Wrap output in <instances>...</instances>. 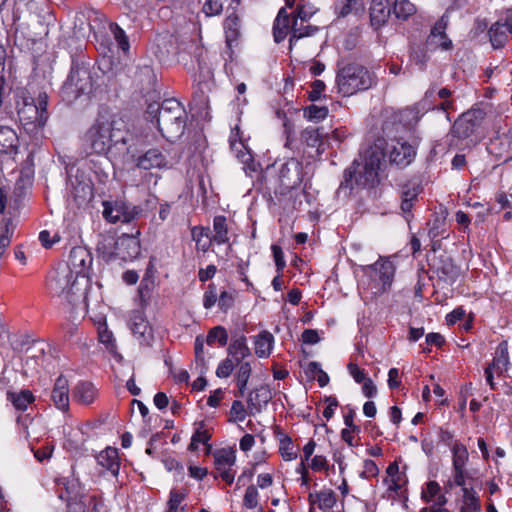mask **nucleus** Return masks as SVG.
I'll return each mask as SVG.
<instances>
[{
  "label": "nucleus",
  "mask_w": 512,
  "mask_h": 512,
  "mask_svg": "<svg viewBox=\"0 0 512 512\" xmlns=\"http://www.w3.org/2000/svg\"><path fill=\"white\" fill-rule=\"evenodd\" d=\"M103 206V217L111 223H128L134 218V215L127 210V206L122 202L112 203L105 201Z\"/></svg>",
  "instance_id": "22"
},
{
  "label": "nucleus",
  "mask_w": 512,
  "mask_h": 512,
  "mask_svg": "<svg viewBox=\"0 0 512 512\" xmlns=\"http://www.w3.org/2000/svg\"><path fill=\"white\" fill-rule=\"evenodd\" d=\"M136 140L122 122L115 120L111 115L100 113L86 131L84 145L90 149V153L111 154L113 157L124 159L133 153L132 142Z\"/></svg>",
  "instance_id": "1"
},
{
  "label": "nucleus",
  "mask_w": 512,
  "mask_h": 512,
  "mask_svg": "<svg viewBox=\"0 0 512 512\" xmlns=\"http://www.w3.org/2000/svg\"><path fill=\"white\" fill-rule=\"evenodd\" d=\"M57 484L59 487L63 486V488H64V491H59L60 499H62L63 501L69 502L76 498V496H77L75 493L76 484L74 483V481H69L66 478H62L58 481Z\"/></svg>",
  "instance_id": "49"
},
{
  "label": "nucleus",
  "mask_w": 512,
  "mask_h": 512,
  "mask_svg": "<svg viewBox=\"0 0 512 512\" xmlns=\"http://www.w3.org/2000/svg\"><path fill=\"white\" fill-rule=\"evenodd\" d=\"M453 483L456 486L465 485L466 470L469 453L466 446L455 442L452 446Z\"/></svg>",
  "instance_id": "16"
},
{
  "label": "nucleus",
  "mask_w": 512,
  "mask_h": 512,
  "mask_svg": "<svg viewBox=\"0 0 512 512\" xmlns=\"http://www.w3.org/2000/svg\"><path fill=\"white\" fill-rule=\"evenodd\" d=\"M131 331L142 342H148L152 329L147 319L140 312H134L131 317Z\"/></svg>",
  "instance_id": "31"
},
{
  "label": "nucleus",
  "mask_w": 512,
  "mask_h": 512,
  "mask_svg": "<svg viewBox=\"0 0 512 512\" xmlns=\"http://www.w3.org/2000/svg\"><path fill=\"white\" fill-rule=\"evenodd\" d=\"M369 10L370 23L374 29L383 27L392 14L388 0H372Z\"/></svg>",
  "instance_id": "24"
},
{
  "label": "nucleus",
  "mask_w": 512,
  "mask_h": 512,
  "mask_svg": "<svg viewBox=\"0 0 512 512\" xmlns=\"http://www.w3.org/2000/svg\"><path fill=\"white\" fill-rule=\"evenodd\" d=\"M219 299L217 286L215 283L208 284L203 294V307L205 309H211Z\"/></svg>",
  "instance_id": "51"
},
{
  "label": "nucleus",
  "mask_w": 512,
  "mask_h": 512,
  "mask_svg": "<svg viewBox=\"0 0 512 512\" xmlns=\"http://www.w3.org/2000/svg\"><path fill=\"white\" fill-rule=\"evenodd\" d=\"M487 115L485 108L478 105L462 113L454 122L450 134L460 140L469 138L482 124Z\"/></svg>",
  "instance_id": "8"
},
{
  "label": "nucleus",
  "mask_w": 512,
  "mask_h": 512,
  "mask_svg": "<svg viewBox=\"0 0 512 512\" xmlns=\"http://www.w3.org/2000/svg\"><path fill=\"white\" fill-rule=\"evenodd\" d=\"M347 368H348L350 375L355 380V382L362 383L368 379V377L366 376L365 370L360 369L357 364L349 363L347 365Z\"/></svg>",
  "instance_id": "61"
},
{
  "label": "nucleus",
  "mask_w": 512,
  "mask_h": 512,
  "mask_svg": "<svg viewBox=\"0 0 512 512\" xmlns=\"http://www.w3.org/2000/svg\"><path fill=\"white\" fill-rule=\"evenodd\" d=\"M202 11L206 16H216L221 14L223 11V1L222 0H206L203 5Z\"/></svg>",
  "instance_id": "55"
},
{
  "label": "nucleus",
  "mask_w": 512,
  "mask_h": 512,
  "mask_svg": "<svg viewBox=\"0 0 512 512\" xmlns=\"http://www.w3.org/2000/svg\"><path fill=\"white\" fill-rule=\"evenodd\" d=\"M423 191L421 180L417 177L408 179L404 183L400 184V209L407 222H410L413 214L412 209L419 200V195Z\"/></svg>",
  "instance_id": "12"
},
{
  "label": "nucleus",
  "mask_w": 512,
  "mask_h": 512,
  "mask_svg": "<svg viewBox=\"0 0 512 512\" xmlns=\"http://www.w3.org/2000/svg\"><path fill=\"white\" fill-rule=\"evenodd\" d=\"M258 491L254 485H249L245 491L243 505L248 509H254L258 505Z\"/></svg>",
  "instance_id": "54"
},
{
  "label": "nucleus",
  "mask_w": 512,
  "mask_h": 512,
  "mask_svg": "<svg viewBox=\"0 0 512 512\" xmlns=\"http://www.w3.org/2000/svg\"><path fill=\"white\" fill-rule=\"evenodd\" d=\"M18 147V136L8 126H0V153H11Z\"/></svg>",
  "instance_id": "38"
},
{
  "label": "nucleus",
  "mask_w": 512,
  "mask_h": 512,
  "mask_svg": "<svg viewBox=\"0 0 512 512\" xmlns=\"http://www.w3.org/2000/svg\"><path fill=\"white\" fill-rule=\"evenodd\" d=\"M133 153L128 154L134 162L135 166L142 170L162 169L167 167L168 161L166 156L158 149L151 148L141 155H136L135 141L132 142Z\"/></svg>",
  "instance_id": "15"
},
{
  "label": "nucleus",
  "mask_w": 512,
  "mask_h": 512,
  "mask_svg": "<svg viewBox=\"0 0 512 512\" xmlns=\"http://www.w3.org/2000/svg\"><path fill=\"white\" fill-rule=\"evenodd\" d=\"M16 109L19 121L25 130L34 132L45 126V118L39 115L33 98L21 97L16 101Z\"/></svg>",
  "instance_id": "11"
},
{
  "label": "nucleus",
  "mask_w": 512,
  "mask_h": 512,
  "mask_svg": "<svg viewBox=\"0 0 512 512\" xmlns=\"http://www.w3.org/2000/svg\"><path fill=\"white\" fill-rule=\"evenodd\" d=\"M428 51L426 46L424 48L411 49L410 58L420 69H424L429 60V56L427 55Z\"/></svg>",
  "instance_id": "53"
},
{
  "label": "nucleus",
  "mask_w": 512,
  "mask_h": 512,
  "mask_svg": "<svg viewBox=\"0 0 512 512\" xmlns=\"http://www.w3.org/2000/svg\"><path fill=\"white\" fill-rule=\"evenodd\" d=\"M51 400L55 407L63 412L69 410V384L66 377L60 375L54 383Z\"/></svg>",
  "instance_id": "23"
},
{
  "label": "nucleus",
  "mask_w": 512,
  "mask_h": 512,
  "mask_svg": "<svg viewBox=\"0 0 512 512\" xmlns=\"http://www.w3.org/2000/svg\"><path fill=\"white\" fill-rule=\"evenodd\" d=\"M272 392L268 385H260L251 390L247 396V407L250 415L260 413L272 399Z\"/></svg>",
  "instance_id": "21"
},
{
  "label": "nucleus",
  "mask_w": 512,
  "mask_h": 512,
  "mask_svg": "<svg viewBox=\"0 0 512 512\" xmlns=\"http://www.w3.org/2000/svg\"><path fill=\"white\" fill-rule=\"evenodd\" d=\"M13 232L14 228L12 226V220L10 218H4L1 222L0 258L3 256L11 243Z\"/></svg>",
  "instance_id": "45"
},
{
  "label": "nucleus",
  "mask_w": 512,
  "mask_h": 512,
  "mask_svg": "<svg viewBox=\"0 0 512 512\" xmlns=\"http://www.w3.org/2000/svg\"><path fill=\"white\" fill-rule=\"evenodd\" d=\"M384 159L381 145L374 144L369 147L363 156L355 159L344 170L343 180L337 190L338 195L350 196L354 189L372 187L378 182V171Z\"/></svg>",
  "instance_id": "2"
},
{
  "label": "nucleus",
  "mask_w": 512,
  "mask_h": 512,
  "mask_svg": "<svg viewBox=\"0 0 512 512\" xmlns=\"http://www.w3.org/2000/svg\"><path fill=\"white\" fill-rule=\"evenodd\" d=\"M512 34V17L500 18L488 30L489 40L494 49H500Z\"/></svg>",
  "instance_id": "19"
},
{
  "label": "nucleus",
  "mask_w": 512,
  "mask_h": 512,
  "mask_svg": "<svg viewBox=\"0 0 512 512\" xmlns=\"http://www.w3.org/2000/svg\"><path fill=\"white\" fill-rule=\"evenodd\" d=\"M379 473L378 466L373 460L367 459L363 464V471L360 474V477L364 479H369L377 476Z\"/></svg>",
  "instance_id": "59"
},
{
  "label": "nucleus",
  "mask_w": 512,
  "mask_h": 512,
  "mask_svg": "<svg viewBox=\"0 0 512 512\" xmlns=\"http://www.w3.org/2000/svg\"><path fill=\"white\" fill-rule=\"evenodd\" d=\"M91 196V186L82 182L77 183V185H73L69 192V197H71L78 206L86 203L91 198Z\"/></svg>",
  "instance_id": "43"
},
{
  "label": "nucleus",
  "mask_w": 512,
  "mask_h": 512,
  "mask_svg": "<svg viewBox=\"0 0 512 512\" xmlns=\"http://www.w3.org/2000/svg\"><path fill=\"white\" fill-rule=\"evenodd\" d=\"M329 110L326 106L310 105L304 109V116L314 122L324 120L328 116Z\"/></svg>",
  "instance_id": "48"
},
{
  "label": "nucleus",
  "mask_w": 512,
  "mask_h": 512,
  "mask_svg": "<svg viewBox=\"0 0 512 512\" xmlns=\"http://www.w3.org/2000/svg\"><path fill=\"white\" fill-rule=\"evenodd\" d=\"M323 137V128L320 127H307L301 132V140L307 146L316 148L318 155L324 151Z\"/></svg>",
  "instance_id": "33"
},
{
  "label": "nucleus",
  "mask_w": 512,
  "mask_h": 512,
  "mask_svg": "<svg viewBox=\"0 0 512 512\" xmlns=\"http://www.w3.org/2000/svg\"><path fill=\"white\" fill-rule=\"evenodd\" d=\"M303 22L304 21L300 20L299 24L297 18H293L291 22L290 15L287 13L286 8H280L273 23L274 41L276 43L282 42L286 38L288 32H290L289 50H292L293 46L299 39L306 36H312L318 31L317 26H303Z\"/></svg>",
  "instance_id": "7"
},
{
  "label": "nucleus",
  "mask_w": 512,
  "mask_h": 512,
  "mask_svg": "<svg viewBox=\"0 0 512 512\" xmlns=\"http://www.w3.org/2000/svg\"><path fill=\"white\" fill-rule=\"evenodd\" d=\"M271 250H272L273 258L275 261L276 270L278 273H282V271L284 270V268L286 266V261L284 259L283 250L280 246H278L276 244H273L271 246Z\"/></svg>",
  "instance_id": "57"
},
{
  "label": "nucleus",
  "mask_w": 512,
  "mask_h": 512,
  "mask_svg": "<svg viewBox=\"0 0 512 512\" xmlns=\"http://www.w3.org/2000/svg\"><path fill=\"white\" fill-rule=\"evenodd\" d=\"M391 11L397 20L405 22L416 14L417 8L410 0H394Z\"/></svg>",
  "instance_id": "37"
},
{
  "label": "nucleus",
  "mask_w": 512,
  "mask_h": 512,
  "mask_svg": "<svg viewBox=\"0 0 512 512\" xmlns=\"http://www.w3.org/2000/svg\"><path fill=\"white\" fill-rule=\"evenodd\" d=\"M91 264L92 256L90 252L82 246H77L71 249L68 264L65 267L71 269L78 278H84L85 272Z\"/></svg>",
  "instance_id": "18"
},
{
  "label": "nucleus",
  "mask_w": 512,
  "mask_h": 512,
  "mask_svg": "<svg viewBox=\"0 0 512 512\" xmlns=\"http://www.w3.org/2000/svg\"><path fill=\"white\" fill-rule=\"evenodd\" d=\"M196 425L198 427L194 431V433L191 437L190 444L188 446V450L191 452H195L198 450L199 443L207 445L208 441L211 439V434L207 430L204 429V427H205L204 421H200V422L196 423Z\"/></svg>",
  "instance_id": "44"
},
{
  "label": "nucleus",
  "mask_w": 512,
  "mask_h": 512,
  "mask_svg": "<svg viewBox=\"0 0 512 512\" xmlns=\"http://www.w3.org/2000/svg\"><path fill=\"white\" fill-rule=\"evenodd\" d=\"M280 180L286 188H293L298 185L301 182L299 162L292 161L282 165Z\"/></svg>",
  "instance_id": "29"
},
{
  "label": "nucleus",
  "mask_w": 512,
  "mask_h": 512,
  "mask_svg": "<svg viewBox=\"0 0 512 512\" xmlns=\"http://www.w3.org/2000/svg\"><path fill=\"white\" fill-rule=\"evenodd\" d=\"M97 78L90 60L73 57L70 72L60 91L62 99L73 103L81 96H90L98 86Z\"/></svg>",
  "instance_id": "3"
},
{
  "label": "nucleus",
  "mask_w": 512,
  "mask_h": 512,
  "mask_svg": "<svg viewBox=\"0 0 512 512\" xmlns=\"http://www.w3.org/2000/svg\"><path fill=\"white\" fill-rule=\"evenodd\" d=\"M110 31L114 36V39L116 40L118 47L123 51L127 52L129 50V41L125 34V31L118 26L116 23L110 24Z\"/></svg>",
  "instance_id": "50"
},
{
  "label": "nucleus",
  "mask_w": 512,
  "mask_h": 512,
  "mask_svg": "<svg viewBox=\"0 0 512 512\" xmlns=\"http://www.w3.org/2000/svg\"><path fill=\"white\" fill-rule=\"evenodd\" d=\"M279 435V453L285 461H292L298 457V448L293 444L290 436L278 433Z\"/></svg>",
  "instance_id": "41"
},
{
  "label": "nucleus",
  "mask_w": 512,
  "mask_h": 512,
  "mask_svg": "<svg viewBox=\"0 0 512 512\" xmlns=\"http://www.w3.org/2000/svg\"><path fill=\"white\" fill-rule=\"evenodd\" d=\"M357 6H361L360 0H338L335 9L339 16L345 17L356 10Z\"/></svg>",
  "instance_id": "52"
},
{
  "label": "nucleus",
  "mask_w": 512,
  "mask_h": 512,
  "mask_svg": "<svg viewBox=\"0 0 512 512\" xmlns=\"http://www.w3.org/2000/svg\"><path fill=\"white\" fill-rule=\"evenodd\" d=\"M6 398L18 411H26L28 406L35 401L33 393L28 389L19 392L7 391Z\"/></svg>",
  "instance_id": "34"
},
{
  "label": "nucleus",
  "mask_w": 512,
  "mask_h": 512,
  "mask_svg": "<svg viewBox=\"0 0 512 512\" xmlns=\"http://www.w3.org/2000/svg\"><path fill=\"white\" fill-rule=\"evenodd\" d=\"M213 458L217 473L214 477L217 478L219 476L228 485H231L234 482L236 473L233 469L236 463L235 450L232 448L217 449L213 453Z\"/></svg>",
  "instance_id": "14"
},
{
  "label": "nucleus",
  "mask_w": 512,
  "mask_h": 512,
  "mask_svg": "<svg viewBox=\"0 0 512 512\" xmlns=\"http://www.w3.org/2000/svg\"><path fill=\"white\" fill-rule=\"evenodd\" d=\"M254 344L256 355L259 358H266L272 352L274 336L268 331H262L257 335Z\"/></svg>",
  "instance_id": "39"
},
{
  "label": "nucleus",
  "mask_w": 512,
  "mask_h": 512,
  "mask_svg": "<svg viewBox=\"0 0 512 512\" xmlns=\"http://www.w3.org/2000/svg\"><path fill=\"white\" fill-rule=\"evenodd\" d=\"M187 494L178 489H172L169 494L166 512H177L179 509L185 510V505L181 506L186 499Z\"/></svg>",
  "instance_id": "47"
},
{
  "label": "nucleus",
  "mask_w": 512,
  "mask_h": 512,
  "mask_svg": "<svg viewBox=\"0 0 512 512\" xmlns=\"http://www.w3.org/2000/svg\"><path fill=\"white\" fill-rule=\"evenodd\" d=\"M375 144L381 145L384 151V158L387 156L390 164L398 168L407 167L416 155L412 145L398 139H393L390 142L378 140Z\"/></svg>",
  "instance_id": "9"
},
{
  "label": "nucleus",
  "mask_w": 512,
  "mask_h": 512,
  "mask_svg": "<svg viewBox=\"0 0 512 512\" xmlns=\"http://www.w3.org/2000/svg\"><path fill=\"white\" fill-rule=\"evenodd\" d=\"M315 11L313 10V7H307L304 4H299L297 6V9L295 11V16L293 18L300 19L301 21H307Z\"/></svg>",
  "instance_id": "63"
},
{
  "label": "nucleus",
  "mask_w": 512,
  "mask_h": 512,
  "mask_svg": "<svg viewBox=\"0 0 512 512\" xmlns=\"http://www.w3.org/2000/svg\"><path fill=\"white\" fill-rule=\"evenodd\" d=\"M356 415V412L354 408L347 407V412L343 415V421L346 426V428H352V431H356V434H359L361 429L360 426L356 425L354 423V417Z\"/></svg>",
  "instance_id": "60"
},
{
  "label": "nucleus",
  "mask_w": 512,
  "mask_h": 512,
  "mask_svg": "<svg viewBox=\"0 0 512 512\" xmlns=\"http://www.w3.org/2000/svg\"><path fill=\"white\" fill-rule=\"evenodd\" d=\"M309 505L316 506L323 512L331 510L337 502V497L332 489H323L321 491L310 492L308 495Z\"/></svg>",
  "instance_id": "25"
},
{
  "label": "nucleus",
  "mask_w": 512,
  "mask_h": 512,
  "mask_svg": "<svg viewBox=\"0 0 512 512\" xmlns=\"http://www.w3.org/2000/svg\"><path fill=\"white\" fill-rule=\"evenodd\" d=\"M223 26L225 30L226 44L231 48L233 43L236 42L240 36L239 16L235 12H232L224 20Z\"/></svg>",
  "instance_id": "36"
},
{
  "label": "nucleus",
  "mask_w": 512,
  "mask_h": 512,
  "mask_svg": "<svg viewBox=\"0 0 512 512\" xmlns=\"http://www.w3.org/2000/svg\"><path fill=\"white\" fill-rule=\"evenodd\" d=\"M509 365L508 345L506 341H503L498 344L495 356L488 366L492 367L498 375H502L508 371Z\"/></svg>",
  "instance_id": "32"
},
{
  "label": "nucleus",
  "mask_w": 512,
  "mask_h": 512,
  "mask_svg": "<svg viewBox=\"0 0 512 512\" xmlns=\"http://www.w3.org/2000/svg\"><path fill=\"white\" fill-rule=\"evenodd\" d=\"M311 91L309 92V99L311 101H317L321 97V93L325 89V83L322 80H315L311 85Z\"/></svg>",
  "instance_id": "62"
},
{
  "label": "nucleus",
  "mask_w": 512,
  "mask_h": 512,
  "mask_svg": "<svg viewBox=\"0 0 512 512\" xmlns=\"http://www.w3.org/2000/svg\"><path fill=\"white\" fill-rule=\"evenodd\" d=\"M310 468L313 471L328 470L329 466L326 457L323 455H315L311 459Z\"/></svg>",
  "instance_id": "64"
},
{
  "label": "nucleus",
  "mask_w": 512,
  "mask_h": 512,
  "mask_svg": "<svg viewBox=\"0 0 512 512\" xmlns=\"http://www.w3.org/2000/svg\"><path fill=\"white\" fill-rule=\"evenodd\" d=\"M98 396V390L89 381H80L73 388V398L82 405L92 404Z\"/></svg>",
  "instance_id": "28"
},
{
  "label": "nucleus",
  "mask_w": 512,
  "mask_h": 512,
  "mask_svg": "<svg viewBox=\"0 0 512 512\" xmlns=\"http://www.w3.org/2000/svg\"><path fill=\"white\" fill-rule=\"evenodd\" d=\"M239 368L236 373V386L238 388V393L236 396L243 397L247 390V385L252 373V368L249 362H241L239 363Z\"/></svg>",
  "instance_id": "42"
},
{
  "label": "nucleus",
  "mask_w": 512,
  "mask_h": 512,
  "mask_svg": "<svg viewBox=\"0 0 512 512\" xmlns=\"http://www.w3.org/2000/svg\"><path fill=\"white\" fill-rule=\"evenodd\" d=\"M51 294L61 297L72 306H77L85 299V289L80 287L79 278L67 267L58 268L47 282Z\"/></svg>",
  "instance_id": "5"
},
{
  "label": "nucleus",
  "mask_w": 512,
  "mask_h": 512,
  "mask_svg": "<svg viewBox=\"0 0 512 512\" xmlns=\"http://www.w3.org/2000/svg\"><path fill=\"white\" fill-rule=\"evenodd\" d=\"M186 120L187 114L181 103L176 99H166L157 118V128L166 140L173 142L183 135Z\"/></svg>",
  "instance_id": "6"
},
{
  "label": "nucleus",
  "mask_w": 512,
  "mask_h": 512,
  "mask_svg": "<svg viewBox=\"0 0 512 512\" xmlns=\"http://www.w3.org/2000/svg\"><path fill=\"white\" fill-rule=\"evenodd\" d=\"M368 274L374 281H379L382 290L391 286L395 274L394 264L389 261H377L368 267Z\"/></svg>",
  "instance_id": "20"
},
{
  "label": "nucleus",
  "mask_w": 512,
  "mask_h": 512,
  "mask_svg": "<svg viewBox=\"0 0 512 512\" xmlns=\"http://www.w3.org/2000/svg\"><path fill=\"white\" fill-rule=\"evenodd\" d=\"M234 302L235 296L233 293L224 290L219 294L218 307L222 312L226 313L229 309H231L234 305Z\"/></svg>",
  "instance_id": "56"
},
{
  "label": "nucleus",
  "mask_w": 512,
  "mask_h": 512,
  "mask_svg": "<svg viewBox=\"0 0 512 512\" xmlns=\"http://www.w3.org/2000/svg\"><path fill=\"white\" fill-rule=\"evenodd\" d=\"M98 465L106 469L112 476L117 477L120 470V460L118 450L113 447H107L96 457Z\"/></svg>",
  "instance_id": "26"
},
{
  "label": "nucleus",
  "mask_w": 512,
  "mask_h": 512,
  "mask_svg": "<svg viewBox=\"0 0 512 512\" xmlns=\"http://www.w3.org/2000/svg\"><path fill=\"white\" fill-rule=\"evenodd\" d=\"M213 231L214 234L210 241L217 243L218 245H222L228 243V226L226 217L223 215H217L213 219Z\"/></svg>",
  "instance_id": "40"
},
{
  "label": "nucleus",
  "mask_w": 512,
  "mask_h": 512,
  "mask_svg": "<svg viewBox=\"0 0 512 512\" xmlns=\"http://www.w3.org/2000/svg\"><path fill=\"white\" fill-rule=\"evenodd\" d=\"M462 488V497L460 499L459 512H480L481 501L478 493L473 488Z\"/></svg>",
  "instance_id": "30"
},
{
  "label": "nucleus",
  "mask_w": 512,
  "mask_h": 512,
  "mask_svg": "<svg viewBox=\"0 0 512 512\" xmlns=\"http://www.w3.org/2000/svg\"><path fill=\"white\" fill-rule=\"evenodd\" d=\"M228 342V333L227 330L223 326H215L211 328L206 337V343L208 345H213L214 343H218L219 346L223 347Z\"/></svg>",
  "instance_id": "46"
},
{
  "label": "nucleus",
  "mask_w": 512,
  "mask_h": 512,
  "mask_svg": "<svg viewBox=\"0 0 512 512\" xmlns=\"http://www.w3.org/2000/svg\"><path fill=\"white\" fill-rule=\"evenodd\" d=\"M139 230L136 234H122L111 243L112 250L107 252V259H120L122 261H131L136 259L141 252Z\"/></svg>",
  "instance_id": "10"
},
{
  "label": "nucleus",
  "mask_w": 512,
  "mask_h": 512,
  "mask_svg": "<svg viewBox=\"0 0 512 512\" xmlns=\"http://www.w3.org/2000/svg\"><path fill=\"white\" fill-rule=\"evenodd\" d=\"M233 369V361L230 358H226L219 363L216 369V376L219 378H227L231 375Z\"/></svg>",
  "instance_id": "58"
},
{
  "label": "nucleus",
  "mask_w": 512,
  "mask_h": 512,
  "mask_svg": "<svg viewBox=\"0 0 512 512\" xmlns=\"http://www.w3.org/2000/svg\"><path fill=\"white\" fill-rule=\"evenodd\" d=\"M376 84V77L365 66L348 63L338 69L336 85L342 96H352L360 91L370 89Z\"/></svg>",
  "instance_id": "4"
},
{
  "label": "nucleus",
  "mask_w": 512,
  "mask_h": 512,
  "mask_svg": "<svg viewBox=\"0 0 512 512\" xmlns=\"http://www.w3.org/2000/svg\"><path fill=\"white\" fill-rule=\"evenodd\" d=\"M449 24V17L447 14H443L433 25L428 34L425 46L426 49L433 52L438 49L442 51H450L453 49V42L448 37L446 29Z\"/></svg>",
  "instance_id": "13"
},
{
  "label": "nucleus",
  "mask_w": 512,
  "mask_h": 512,
  "mask_svg": "<svg viewBox=\"0 0 512 512\" xmlns=\"http://www.w3.org/2000/svg\"><path fill=\"white\" fill-rule=\"evenodd\" d=\"M228 355L232 356L237 363H241L243 359L248 357L251 352L247 345V339L244 335L232 338L228 349Z\"/></svg>",
  "instance_id": "35"
},
{
  "label": "nucleus",
  "mask_w": 512,
  "mask_h": 512,
  "mask_svg": "<svg viewBox=\"0 0 512 512\" xmlns=\"http://www.w3.org/2000/svg\"><path fill=\"white\" fill-rule=\"evenodd\" d=\"M433 272L439 280L453 284L460 275V268L454 263L452 257L448 255H440L431 266Z\"/></svg>",
  "instance_id": "17"
},
{
  "label": "nucleus",
  "mask_w": 512,
  "mask_h": 512,
  "mask_svg": "<svg viewBox=\"0 0 512 512\" xmlns=\"http://www.w3.org/2000/svg\"><path fill=\"white\" fill-rule=\"evenodd\" d=\"M421 499L429 505H446L448 498L442 492V488L436 481H429L421 491Z\"/></svg>",
  "instance_id": "27"
}]
</instances>
